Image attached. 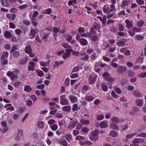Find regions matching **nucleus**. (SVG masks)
<instances>
[{
    "label": "nucleus",
    "mask_w": 146,
    "mask_h": 146,
    "mask_svg": "<svg viewBox=\"0 0 146 146\" xmlns=\"http://www.w3.org/2000/svg\"><path fill=\"white\" fill-rule=\"evenodd\" d=\"M19 72V70H14L13 71H9L7 74V75L11 77V80H14L17 79L18 77L17 75Z\"/></svg>",
    "instance_id": "f257e3e1"
},
{
    "label": "nucleus",
    "mask_w": 146,
    "mask_h": 146,
    "mask_svg": "<svg viewBox=\"0 0 146 146\" xmlns=\"http://www.w3.org/2000/svg\"><path fill=\"white\" fill-rule=\"evenodd\" d=\"M98 130L96 129L92 132V135L90 136V139L92 141H96L99 139L98 136Z\"/></svg>",
    "instance_id": "f03ea898"
},
{
    "label": "nucleus",
    "mask_w": 146,
    "mask_h": 146,
    "mask_svg": "<svg viewBox=\"0 0 146 146\" xmlns=\"http://www.w3.org/2000/svg\"><path fill=\"white\" fill-rule=\"evenodd\" d=\"M65 95H62L60 97V103L62 105H67L68 104V101L65 98Z\"/></svg>",
    "instance_id": "7ed1b4c3"
},
{
    "label": "nucleus",
    "mask_w": 146,
    "mask_h": 146,
    "mask_svg": "<svg viewBox=\"0 0 146 146\" xmlns=\"http://www.w3.org/2000/svg\"><path fill=\"white\" fill-rule=\"evenodd\" d=\"M125 23L126 25V27L128 29H129L133 27L132 21L129 19H126L125 20Z\"/></svg>",
    "instance_id": "20e7f679"
},
{
    "label": "nucleus",
    "mask_w": 146,
    "mask_h": 146,
    "mask_svg": "<svg viewBox=\"0 0 146 146\" xmlns=\"http://www.w3.org/2000/svg\"><path fill=\"white\" fill-rule=\"evenodd\" d=\"M96 78L94 74H91L90 76V77L89 79V84H92L94 83L96 81Z\"/></svg>",
    "instance_id": "39448f33"
},
{
    "label": "nucleus",
    "mask_w": 146,
    "mask_h": 146,
    "mask_svg": "<svg viewBox=\"0 0 146 146\" xmlns=\"http://www.w3.org/2000/svg\"><path fill=\"white\" fill-rule=\"evenodd\" d=\"M31 49L30 46H27L25 49V52L29 55V56L31 58L33 57L34 54L31 53Z\"/></svg>",
    "instance_id": "423d86ee"
},
{
    "label": "nucleus",
    "mask_w": 146,
    "mask_h": 146,
    "mask_svg": "<svg viewBox=\"0 0 146 146\" xmlns=\"http://www.w3.org/2000/svg\"><path fill=\"white\" fill-rule=\"evenodd\" d=\"M78 31L82 36L83 37L87 36V34L84 33L85 29L84 28L81 27H79L78 29Z\"/></svg>",
    "instance_id": "0eeeda50"
},
{
    "label": "nucleus",
    "mask_w": 146,
    "mask_h": 146,
    "mask_svg": "<svg viewBox=\"0 0 146 146\" xmlns=\"http://www.w3.org/2000/svg\"><path fill=\"white\" fill-rule=\"evenodd\" d=\"M66 53H64L62 55V57L64 59H65L68 57L70 55V54L69 52H71L73 51V50L72 48H69L68 49H66Z\"/></svg>",
    "instance_id": "6e6552de"
},
{
    "label": "nucleus",
    "mask_w": 146,
    "mask_h": 146,
    "mask_svg": "<svg viewBox=\"0 0 146 146\" xmlns=\"http://www.w3.org/2000/svg\"><path fill=\"white\" fill-rule=\"evenodd\" d=\"M144 139L142 138H135L132 141L133 143H143L144 142Z\"/></svg>",
    "instance_id": "1a4fd4ad"
},
{
    "label": "nucleus",
    "mask_w": 146,
    "mask_h": 146,
    "mask_svg": "<svg viewBox=\"0 0 146 146\" xmlns=\"http://www.w3.org/2000/svg\"><path fill=\"white\" fill-rule=\"evenodd\" d=\"M23 131L20 130L19 131L18 133L15 137V140L17 141H19L23 135Z\"/></svg>",
    "instance_id": "9d476101"
},
{
    "label": "nucleus",
    "mask_w": 146,
    "mask_h": 146,
    "mask_svg": "<svg viewBox=\"0 0 146 146\" xmlns=\"http://www.w3.org/2000/svg\"><path fill=\"white\" fill-rule=\"evenodd\" d=\"M76 124V122L75 121H72L70 122L67 127V128L70 129H72L75 127Z\"/></svg>",
    "instance_id": "9b49d317"
},
{
    "label": "nucleus",
    "mask_w": 146,
    "mask_h": 146,
    "mask_svg": "<svg viewBox=\"0 0 146 146\" xmlns=\"http://www.w3.org/2000/svg\"><path fill=\"white\" fill-rule=\"evenodd\" d=\"M137 133L134 132L133 133L127 135L126 136V139L124 140V141L126 142L127 141V139L132 138L133 136L137 135Z\"/></svg>",
    "instance_id": "f8f14e48"
},
{
    "label": "nucleus",
    "mask_w": 146,
    "mask_h": 146,
    "mask_svg": "<svg viewBox=\"0 0 146 146\" xmlns=\"http://www.w3.org/2000/svg\"><path fill=\"white\" fill-rule=\"evenodd\" d=\"M6 17L9 19H11V20H14L15 18L16 15L15 14H13L11 16L9 13H7L6 15Z\"/></svg>",
    "instance_id": "ddd939ff"
},
{
    "label": "nucleus",
    "mask_w": 146,
    "mask_h": 146,
    "mask_svg": "<svg viewBox=\"0 0 146 146\" xmlns=\"http://www.w3.org/2000/svg\"><path fill=\"white\" fill-rule=\"evenodd\" d=\"M103 10L104 13H110L109 7L107 5H104L102 8Z\"/></svg>",
    "instance_id": "4468645a"
},
{
    "label": "nucleus",
    "mask_w": 146,
    "mask_h": 146,
    "mask_svg": "<svg viewBox=\"0 0 146 146\" xmlns=\"http://www.w3.org/2000/svg\"><path fill=\"white\" fill-rule=\"evenodd\" d=\"M85 99L88 102L92 101L94 99V97L91 95H87L85 97Z\"/></svg>",
    "instance_id": "2eb2a0df"
},
{
    "label": "nucleus",
    "mask_w": 146,
    "mask_h": 146,
    "mask_svg": "<svg viewBox=\"0 0 146 146\" xmlns=\"http://www.w3.org/2000/svg\"><path fill=\"white\" fill-rule=\"evenodd\" d=\"M80 58L82 60H85L88 59V57L86 54L81 53L80 55Z\"/></svg>",
    "instance_id": "dca6fc26"
},
{
    "label": "nucleus",
    "mask_w": 146,
    "mask_h": 146,
    "mask_svg": "<svg viewBox=\"0 0 146 146\" xmlns=\"http://www.w3.org/2000/svg\"><path fill=\"white\" fill-rule=\"evenodd\" d=\"M106 78V80L108 81L107 83L108 85L111 84L114 80L113 78H111L110 76Z\"/></svg>",
    "instance_id": "f3484780"
},
{
    "label": "nucleus",
    "mask_w": 146,
    "mask_h": 146,
    "mask_svg": "<svg viewBox=\"0 0 146 146\" xmlns=\"http://www.w3.org/2000/svg\"><path fill=\"white\" fill-rule=\"evenodd\" d=\"M1 3L3 7H8L9 6V5L8 3V1L7 0H1Z\"/></svg>",
    "instance_id": "a211bd4d"
},
{
    "label": "nucleus",
    "mask_w": 146,
    "mask_h": 146,
    "mask_svg": "<svg viewBox=\"0 0 146 146\" xmlns=\"http://www.w3.org/2000/svg\"><path fill=\"white\" fill-rule=\"evenodd\" d=\"M110 135L113 137H115L117 135V132L114 130H111L109 133Z\"/></svg>",
    "instance_id": "6ab92c4d"
},
{
    "label": "nucleus",
    "mask_w": 146,
    "mask_h": 146,
    "mask_svg": "<svg viewBox=\"0 0 146 146\" xmlns=\"http://www.w3.org/2000/svg\"><path fill=\"white\" fill-rule=\"evenodd\" d=\"M110 127L111 129L116 130H117L119 129V127L117 125L114 123H111L110 125Z\"/></svg>",
    "instance_id": "aec40b11"
},
{
    "label": "nucleus",
    "mask_w": 146,
    "mask_h": 146,
    "mask_svg": "<svg viewBox=\"0 0 146 146\" xmlns=\"http://www.w3.org/2000/svg\"><path fill=\"white\" fill-rule=\"evenodd\" d=\"M69 98L71 102L72 103L75 102L77 100V98L75 96H69Z\"/></svg>",
    "instance_id": "412c9836"
},
{
    "label": "nucleus",
    "mask_w": 146,
    "mask_h": 146,
    "mask_svg": "<svg viewBox=\"0 0 146 146\" xmlns=\"http://www.w3.org/2000/svg\"><path fill=\"white\" fill-rule=\"evenodd\" d=\"M126 70V68L123 66H119L118 68L117 71L120 72H125Z\"/></svg>",
    "instance_id": "4be33fe9"
},
{
    "label": "nucleus",
    "mask_w": 146,
    "mask_h": 146,
    "mask_svg": "<svg viewBox=\"0 0 146 146\" xmlns=\"http://www.w3.org/2000/svg\"><path fill=\"white\" fill-rule=\"evenodd\" d=\"M9 55V53L7 51H5L1 57V59L3 60L4 59L7 58Z\"/></svg>",
    "instance_id": "5701e85b"
},
{
    "label": "nucleus",
    "mask_w": 146,
    "mask_h": 146,
    "mask_svg": "<svg viewBox=\"0 0 146 146\" xmlns=\"http://www.w3.org/2000/svg\"><path fill=\"white\" fill-rule=\"evenodd\" d=\"M135 103L138 106H141L143 104V101L140 99L137 100L135 101Z\"/></svg>",
    "instance_id": "b1692460"
},
{
    "label": "nucleus",
    "mask_w": 146,
    "mask_h": 146,
    "mask_svg": "<svg viewBox=\"0 0 146 146\" xmlns=\"http://www.w3.org/2000/svg\"><path fill=\"white\" fill-rule=\"evenodd\" d=\"M108 125L107 122L105 121L101 122L100 124V126L101 128H105L108 126Z\"/></svg>",
    "instance_id": "393cba45"
},
{
    "label": "nucleus",
    "mask_w": 146,
    "mask_h": 146,
    "mask_svg": "<svg viewBox=\"0 0 146 146\" xmlns=\"http://www.w3.org/2000/svg\"><path fill=\"white\" fill-rule=\"evenodd\" d=\"M100 29H101L100 25L98 23L95 24L94 26L92 27L93 30L95 29L97 30H98V32L99 31V30Z\"/></svg>",
    "instance_id": "a878e982"
},
{
    "label": "nucleus",
    "mask_w": 146,
    "mask_h": 146,
    "mask_svg": "<svg viewBox=\"0 0 146 146\" xmlns=\"http://www.w3.org/2000/svg\"><path fill=\"white\" fill-rule=\"evenodd\" d=\"M80 42L82 45H85L87 44L88 42L87 40L84 38H82L80 40Z\"/></svg>",
    "instance_id": "bb28decb"
},
{
    "label": "nucleus",
    "mask_w": 146,
    "mask_h": 146,
    "mask_svg": "<svg viewBox=\"0 0 146 146\" xmlns=\"http://www.w3.org/2000/svg\"><path fill=\"white\" fill-rule=\"evenodd\" d=\"M110 121L112 122L117 123L119 122V121L117 117H113L111 118L110 119Z\"/></svg>",
    "instance_id": "cd10ccee"
},
{
    "label": "nucleus",
    "mask_w": 146,
    "mask_h": 146,
    "mask_svg": "<svg viewBox=\"0 0 146 146\" xmlns=\"http://www.w3.org/2000/svg\"><path fill=\"white\" fill-rule=\"evenodd\" d=\"M4 36L5 38H9L11 37V34L10 32L6 31L5 32Z\"/></svg>",
    "instance_id": "c85d7f7f"
},
{
    "label": "nucleus",
    "mask_w": 146,
    "mask_h": 146,
    "mask_svg": "<svg viewBox=\"0 0 146 146\" xmlns=\"http://www.w3.org/2000/svg\"><path fill=\"white\" fill-rule=\"evenodd\" d=\"M80 123L83 125H86L89 124V121L84 119H82L80 120Z\"/></svg>",
    "instance_id": "c756f323"
},
{
    "label": "nucleus",
    "mask_w": 146,
    "mask_h": 146,
    "mask_svg": "<svg viewBox=\"0 0 146 146\" xmlns=\"http://www.w3.org/2000/svg\"><path fill=\"white\" fill-rule=\"evenodd\" d=\"M125 42L122 40H119L117 42V45L119 46H122L125 45Z\"/></svg>",
    "instance_id": "7c9ffc66"
},
{
    "label": "nucleus",
    "mask_w": 146,
    "mask_h": 146,
    "mask_svg": "<svg viewBox=\"0 0 146 146\" xmlns=\"http://www.w3.org/2000/svg\"><path fill=\"white\" fill-rule=\"evenodd\" d=\"M144 23V22L143 21H139L137 23V26L138 27H141L143 25Z\"/></svg>",
    "instance_id": "2f4dec72"
},
{
    "label": "nucleus",
    "mask_w": 146,
    "mask_h": 146,
    "mask_svg": "<svg viewBox=\"0 0 146 146\" xmlns=\"http://www.w3.org/2000/svg\"><path fill=\"white\" fill-rule=\"evenodd\" d=\"M35 72L37 73L38 75L40 77H42L44 75L43 72L41 71H39L38 70H36Z\"/></svg>",
    "instance_id": "473e14b6"
},
{
    "label": "nucleus",
    "mask_w": 146,
    "mask_h": 146,
    "mask_svg": "<svg viewBox=\"0 0 146 146\" xmlns=\"http://www.w3.org/2000/svg\"><path fill=\"white\" fill-rule=\"evenodd\" d=\"M35 35V31L33 29L31 30L29 35L30 38L31 39L33 38Z\"/></svg>",
    "instance_id": "72a5a7b5"
},
{
    "label": "nucleus",
    "mask_w": 146,
    "mask_h": 146,
    "mask_svg": "<svg viewBox=\"0 0 146 146\" xmlns=\"http://www.w3.org/2000/svg\"><path fill=\"white\" fill-rule=\"evenodd\" d=\"M62 109L64 111H70V108L68 106H64L63 107Z\"/></svg>",
    "instance_id": "f704fd0d"
},
{
    "label": "nucleus",
    "mask_w": 146,
    "mask_h": 146,
    "mask_svg": "<svg viewBox=\"0 0 146 146\" xmlns=\"http://www.w3.org/2000/svg\"><path fill=\"white\" fill-rule=\"evenodd\" d=\"M110 13L114 11H116L115 6L111 4L109 8Z\"/></svg>",
    "instance_id": "c9c22d12"
},
{
    "label": "nucleus",
    "mask_w": 146,
    "mask_h": 146,
    "mask_svg": "<svg viewBox=\"0 0 146 146\" xmlns=\"http://www.w3.org/2000/svg\"><path fill=\"white\" fill-rule=\"evenodd\" d=\"M58 125L60 127L64 125L65 123V121L64 120L58 121Z\"/></svg>",
    "instance_id": "e433bc0d"
},
{
    "label": "nucleus",
    "mask_w": 146,
    "mask_h": 146,
    "mask_svg": "<svg viewBox=\"0 0 146 146\" xmlns=\"http://www.w3.org/2000/svg\"><path fill=\"white\" fill-rule=\"evenodd\" d=\"M135 38L138 40H141L143 38V36L141 35H137L135 37Z\"/></svg>",
    "instance_id": "4c0bfd02"
},
{
    "label": "nucleus",
    "mask_w": 146,
    "mask_h": 146,
    "mask_svg": "<svg viewBox=\"0 0 146 146\" xmlns=\"http://www.w3.org/2000/svg\"><path fill=\"white\" fill-rule=\"evenodd\" d=\"M102 90L104 92H106L108 90V86L104 83L102 84L101 86Z\"/></svg>",
    "instance_id": "58836bf2"
},
{
    "label": "nucleus",
    "mask_w": 146,
    "mask_h": 146,
    "mask_svg": "<svg viewBox=\"0 0 146 146\" xmlns=\"http://www.w3.org/2000/svg\"><path fill=\"white\" fill-rule=\"evenodd\" d=\"M104 117V116L102 114L96 116V118L98 120H101L103 119Z\"/></svg>",
    "instance_id": "ea45409f"
},
{
    "label": "nucleus",
    "mask_w": 146,
    "mask_h": 146,
    "mask_svg": "<svg viewBox=\"0 0 146 146\" xmlns=\"http://www.w3.org/2000/svg\"><path fill=\"white\" fill-rule=\"evenodd\" d=\"M134 95L138 97H141L142 95L137 91H135L133 92Z\"/></svg>",
    "instance_id": "a19ab883"
},
{
    "label": "nucleus",
    "mask_w": 146,
    "mask_h": 146,
    "mask_svg": "<svg viewBox=\"0 0 146 146\" xmlns=\"http://www.w3.org/2000/svg\"><path fill=\"white\" fill-rule=\"evenodd\" d=\"M90 88V87L87 85H85L83 86L82 89V91L84 92V91H86L88 90Z\"/></svg>",
    "instance_id": "79ce46f5"
},
{
    "label": "nucleus",
    "mask_w": 146,
    "mask_h": 146,
    "mask_svg": "<svg viewBox=\"0 0 146 146\" xmlns=\"http://www.w3.org/2000/svg\"><path fill=\"white\" fill-rule=\"evenodd\" d=\"M32 90L30 86L28 85H27L25 86L24 90L27 92H29Z\"/></svg>",
    "instance_id": "37998d69"
},
{
    "label": "nucleus",
    "mask_w": 146,
    "mask_h": 146,
    "mask_svg": "<svg viewBox=\"0 0 146 146\" xmlns=\"http://www.w3.org/2000/svg\"><path fill=\"white\" fill-rule=\"evenodd\" d=\"M132 30L135 32H139L141 31V29L140 28H137L135 27H133Z\"/></svg>",
    "instance_id": "c03bdc74"
},
{
    "label": "nucleus",
    "mask_w": 146,
    "mask_h": 146,
    "mask_svg": "<svg viewBox=\"0 0 146 146\" xmlns=\"http://www.w3.org/2000/svg\"><path fill=\"white\" fill-rule=\"evenodd\" d=\"M75 139L78 140H84L85 139V137L83 136H82L81 135H79L76 137L75 138Z\"/></svg>",
    "instance_id": "a18cd8bd"
},
{
    "label": "nucleus",
    "mask_w": 146,
    "mask_h": 146,
    "mask_svg": "<svg viewBox=\"0 0 146 146\" xmlns=\"http://www.w3.org/2000/svg\"><path fill=\"white\" fill-rule=\"evenodd\" d=\"M66 139L68 142H70L72 139L71 135L70 134H68L66 136Z\"/></svg>",
    "instance_id": "49530a36"
},
{
    "label": "nucleus",
    "mask_w": 146,
    "mask_h": 146,
    "mask_svg": "<svg viewBox=\"0 0 146 146\" xmlns=\"http://www.w3.org/2000/svg\"><path fill=\"white\" fill-rule=\"evenodd\" d=\"M20 55V53L17 51H15L13 53V56L14 58H17Z\"/></svg>",
    "instance_id": "de8ad7c7"
},
{
    "label": "nucleus",
    "mask_w": 146,
    "mask_h": 146,
    "mask_svg": "<svg viewBox=\"0 0 146 146\" xmlns=\"http://www.w3.org/2000/svg\"><path fill=\"white\" fill-rule=\"evenodd\" d=\"M50 127L53 131H55L58 129V127L57 125L54 124Z\"/></svg>",
    "instance_id": "09e8293b"
},
{
    "label": "nucleus",
    "mask_w": 146,
    "mask_h": 146,
    "mask_svg": "<svg viewBox=\"0 0 146 146\" xmlns=\"http://www.w3.org/2000/svg\"><path fill=\"white\" fill-rule=\"evenodd\" d=\"M127 88L129 90L132 91L134 89V87L129 84H127Z\"/></svg>",
    "instance_id": "8fccbe9b"
},
{
    "label": "nucleus",
    "mask_w": 146,
    "mask_h": 146,
    "mask_svg": "<svg viewBox=\"0 0 146 146\" xmlns=\"http://www.w3.org/2000/svg\"><path fill=\"white\" fill-rule=\"evenodd\" d=\"M138 77L140 78L146 77V73L143 72L139 74L138 75Z\"/></svg>",
    "instance_id": "3c124183"
},
{
    "label": "nucleus",
    "mask_w": 146,
    "mask_h": 146,
    "mask_svg": "<svg viewBox=\"0 0 146 146\" xmlns=\"http://www.w3.org/2000/svg\"><path fill=\"white\" fill-rule=\"evenodd\" d=\"M136 135V137H144L146 136V134L144 133H139V134L137 135Z\"/></svg>",
    "instance_id": "603ef678"
},
{
    "label": "nucleus",
    "mask_w": 146,
    "mask_h": 146,
    "mask_svg": "<svg viewBox=\"0 0 146 146\" xmlns=\"http://www.w3.org/2000/svg\"><path fill=\"white\" fill-rule=\"evenodd\" d=\"M15 34L18 35H20L22 33V31L19 29H17L15 31Z\"/></svg>",
    "instance_id": "864d4df0"
},
{
    "label": "nucleus",
    "mask_w": 146,
    "mask_h": 146,
    "mask_svg": "<svg viewBox=\"0 0 146 146\" xmlns=\"http://www.w3.org/2000/svg\"><path fill=\"white\" fill-rule=\"evenodd\" d=\"M51 13V10L50 8L47 9L44 11V13L47 14H50Z\"/></svg>",
    "instance_id": "5fc2aeb1"
},
{
    "label": "nucleus",
    "mask_w": 146,
    "mask_h": 146,
    "mask_svg": "<svg viewBox=\"0 0 146 146\" xmlns=\"http://www.w3.org/2000/svg\"><path fill=\"white\" fill-rule=\"evenodd\" d=\"M88 129L85 127H84L81 129V131L83 132L84 133H87L88 131Z\"/></svg>",
    "instance_id": "6e6d98bb"
},
{
    "label": "nucleus",
    "mask_w": 146,
    "mask_h": 146,
    "mask_svg": "<svg viewBox=\"0 0 146 146\" xmlns=\"http://www.w3.org/2000/svg\"><path fill=\"white\" fill-rule=\"evenodd\" d=\"M37 125L38 127L40 128H42L43 127V123L41 121H38L37 123Z\"/></svg>",
    "instance_id": "4d7b16f0"
},
{
    "label": "nucleus",
    "mask_w": 146,
    "mask_h": 146,
    "mask_svg": "<svg viewBox=\"0 0 146 146\" xmlns=\"http://www.w3.org/2000/svg\"><path fill=\"white\" fill-rule=\"evenodd\" d=\"M129 3L128 1H123L121 4V7H124L127 5Z\"/></svg>",
    "instance_id": "13d9d810"
},
{
    "label": "nucleus",
    "mask_w": 146,
    "mask_h": 146,
    "mask_svg": "<svg viewBox=\"0 0 146 146\" xmlns=\"http://www.w3.org/2000/svg\"><path fill=\"white\" fill-rule=\"evenodd\" d=\"M80 68L78 66H76L74 67L72 70V72H73L78 71L79 70Z\"/></svg>",
    "instance_id": "bf43d9fd"
},
{
    "label": "nucleus",
    "mask_w": 146,
    "mask_h": 146,
    "mask_svg": "<svg viewBox=\"0 0 146 146\" xmlns=\"http://www.w3.org/2000/svg\"><path fill=\"white\" fill-rule=\"evenodd\" d=\"M30 98L34 102H35L37 100V98L35 96L33 95L31 96Z\"/></svg>",
    "instance_id": "052dcab7"
},
{
    "label": "nucleus",
    "mask_w": 146,
    "mask_h": 146,
    "mask_svg": "<svg viewBox=\"0 0 146 146\" xmlns=\"http://www.w3.org/2000/svg\"><path fill=\"white\" fill-rule=\"evenodd\" d=\"M38 136V135L37 133H35L32 134L31 135V137L32 138H33V139H35Z\"/></svg>",
    "instance_id": "680f3d73"
},
{
    "label": "nucleus",
    "mask_w": 146,
    "mask_h": 146,
    "mask_svg": "<svg viewBox=\"0 0 146 146\" xmlns=\"http://www.w3.org/2000/svg\"><path fill=\"white\" fill-rule=\"evenodd\" d=\"M132 109L133 111L136 112H137L139 111V108L135 106H133L132 108Z\"/></svg>",
    "instance_id": "e2e57ef3"
},
{
    "label": "nucleus",
    "mask_w": 146,
    "mask_h": 146,
    "mask_svg": "<svg viewBox=\"0 0 146 146\" xmlns=\"http://www.w3.org/2000/svg\"><path fill=\"white\" fill-rule=\"evenodd\" d=\"M136 1L139 5L143 4L144 3L143 0H136Z\"/></svg>",
    "instance_id": "0e129e2a"
},
{
    "label": "nucleus",
    "mask_w": 146,
    "mask_h": 146,
    "mask_svg": "<svg viewBox=\"0 0 146 146\" xmlns=\"http://www.w3.org/2000/svg\"><path fill=\"white\" fill-rule=\"evenodd\" d=\"M103 76L104 78V79L106 80V78H108V77H109L110 76L109 74L107 72H104V73Z\"/></svg>",
    "instance_id": "69168bd1"
},
{
    "label": "nucleus",
    "mask_w": 146,
    "mask_h": 146,
    "mask_svg": "<svg viewBox=\"0 0 146 146\" xmlns=\"http://www.w3.org/2000/svg\"><path fill=\"white\" fill-rule=\"evenodd\" d=\"M9 28L11 29H15V25L12 22H10L9 23Z\"/></svg>",
    "instance_id": "338daca9"
},
{
    "label": "nucleus",
    "mask_w": 146,
    "mask_h": 146,
    "mask_svg": "<svg viewBox=\"0 0 146 146\" xmlns=\"http://www.w3.org/2000/svg\"><path fill=\"white\" fill-rule=\"evenodd\" d=\"M128 32L129 33L130 35L131 36H134L135 34V32L133 31H131L130 30H129L128 31Z\"/></svg>",
    "instance_id": "774afa93"
}]
</instances>
